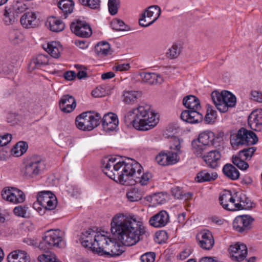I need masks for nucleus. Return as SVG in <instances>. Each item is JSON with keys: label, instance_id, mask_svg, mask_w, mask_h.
Segmentation results:
<instances>
[{"label": "nucleus", "instance_id": "f257e3e1", "mask_svg": "<svg viewBox=\"0 0 262 262\" xmlns=\"http://www.w3.org/2000/svg\"><path fill=\"white\" fill-rule=\"evenodd\" d=\"M142 219L136 215L128 212L116 214V238L121 243H116V257L121 255L126 246L135 245L140 240V236L149 235Z\"/></svg>", "mask_w": 262, "mask_h": 262}, {"label": "nucleus", "instance_id": "f03ea898", "mask_svg": "<svg viewBox=\"0 0 262 262\" xmlns=\"http://www.w3.org/2000/svg\"><path fill=\"white\" fill-rule=\"evenodd\" d=\"M110 233L100 231L96 232L89 229L81 233L80 241L81 245L85 248L99 254L113 256V247L115 246L114 241L110 237Z\"/></svg>", "mask_w": 262, "mask_h": 262}, {"label": "nucleus", "instance_id": "7ed1b4c3", "mask_svg": "<svg viewBox=\"0 0 262 262\" xmlns=\"http://www.w3.org/2000/svg\"><path fill=\"white\" fill-rule=\"evenodd\" d=\"M125 121L139 130L145 131L153 128L159 122L157 114L150 105H139L129 110L125 116Z\"/></svg>", "mask_w": 262, "mask_h": 262}, {"label": "nucleus", "instance_id": "20e7f679", "mask_svg": "<svg viewBox=\"0 0 262 262\" xmlns=\"http://www.w3.org/2000/svg\"><path fill=\"white\" fill-rule=\"evenodd\" d=\"M142 169L141 164L135 160L116 155V171L118 172L116 183L124 186L133 185L135 178H139Z\"/></svg>", "mask_w": 262, "mask_h": 262}, {"label": "nucleus", "instance_id": "39448f33", "mask_svg": "<svg viewBox=\"0 0 262 262\" xmlns=\"http://www.w3.org/2000/svg\"><path fill=\"white\" fill-rule=\"evenodd\" d=\"M183 105L189 110L182 112L181 119L189 123H197L202 121L203 115L199 111L201 108L199 99L193 95H189L184 98Z\"/></svg>", "mask_w": 262, "mask_h": 262}, {"label": "nucleus", "instance_id": "423d86ee", "mask_svg": "<svg viewBox=\"0 0 262 262\" xmlns=\"http://www.w3.org/2000/svg\"><path fill=\"white\" fill-rule=\"evenodd\" d=\"M21 172L26 179H33L40 175L46 169L45 161L40 157L33 156L23 162Z\"/></svg>", "mask_w": 262, "mask_h": 262}, {"label": "nucleus", "instance_id": "0eeeda50", "mask_svg": "<svg viewBox=\"0 0 262 262\" xmlns=\"http://www.w3.org/2000/svg\"><path fill=\"white\" fill-rule=\"evenodd\" d=\"M211 96L215 107L221 113H225L229 107L235 105L236 98L228 91H224L220 93L215 91L212 92Z\"/></svg>", "mask_w": 262, "mask_h": 262}, {"label": "nucleus", "instance_id": "6e6552de", "mask_svg": "<svg viewBox=\"0 0 262 262\" xmlns=\"http://www.w3.org/2000/svg\"><path fill=\"white\" fill-rule=\"evenodd\" d=\"M101 116L98 113L83 112L75 119L76 127L82 130H92L100 123Z\"/></svg>", "mask_w": 262, "mask_h": 262}, {"label": "nucleus", "instance_id": "1a4fd4ad", "mask_svg": "<svg viewBox=\"0 0 262 262\" xmlns=\"http://www.w3.org/2000/svg\"><path fill=\"white\" fill-rule=\"evenodd\" d=\"M63 232L59 229H51L45 232L39 248L44 251L52 247H60L63 243Z\"/></svg>", "mask_w": 262, "mask_h": 262}, {"label": "nucleus", "instance_id": "9d476101", "mask_svg": "<svg viewBox=\"0 0 262 262\" xmlns=\"http://www.w3.org/2000/svg\"><path fill=\"white\" fill-rule=\"evenodd\" d=\"M258 141L256 135L251 130L244 128L239 129L236 135L230 137V143L233 148L239 145H251Z\"/></svg>", "mask_w": 262, "mask_h": 262}, {"label": "nucleus", "instance_id": "9b49d317", "mask_svg": "<svg viewBox=\"0 0 262 262\" xmlns=\"http://www.w3.org/2000/svg\"><path fill=\"white\" fill-rule=\"evenodd\" d=\"M3 200L13 204L23 203L26 200L24 192L20 189L13 187H5L1 191Z\"/></svg>", "mask_w": 262, "mask_h": 262}, {"label": "nucleus", "instance_id": "f8f14e48", "mask_svg": "<svg viewBox=\"0 0 262 262\" xmlns=\"http://www.w3.org/2000/svg\"><path fill=\"white\" fill-rule=\"evenodd\" d=\"M161 13V9L158 6L153 5L148 7L141 14L139 19L140 25L144 27L151 25L158 19Z\"/></svg>", "mask_w": 262, "mask_h": 262}, {"label": "nucleus", "instance_id": "ddd939ff", "mask_svg": "<svg viewBox=\"0 0 262 262\" xmlns=\"http://www.w3.org/2000/svg\"><path fill=\"white\" fill-rule=\"evenodd\" d=\"M238 192L232 193L231 191L225 190L220 196V204L227 210H238Z\"/></svg>", "mask_w": 262, "mask_h": 262}, {"label": "nucleus", "instance_id": "4468645a", "mask_svg": "<svg viewBox=\"0 0 262 262\" xmlns=\"http://www.w3.org/2000/svg\"><path fill=\"white\" fill-rule=\"evenodd\" d=\"M37 201L46 210H53L57 205L56 196L49 191L39 192L37 195Z\"/></svg>", "mask_w": 262, "mask_h": 262}, {"label": "nucleus", "instance_id": "2eb2a0df", "mask_svg": "<svg viewBox=\"0 0 262 262\" xmlns=\"http://www.w3.org/2000/svg\"><path fill=\"white\" fill-rule=\"evenodd\" d=\"M253 220L249 215L237 216L233 221V228L239 233H246L251 228Z\"/></svg>", "mask_w": 262, "mask_h": 262}, {"label": "nucleus", "instance_id": "dca6fc26", "mask_svg": "<svg viewBox=\"0 0 262 262\" xmlns=\"http://www.w3.org/2000/svg\"><path fill=\"white\" fill-rule=\"evenodd\" d=\"M231 257L233 260L241 261L247 257L248 250L246 245L237 243L231 245L229 248Z\"/></svg>", "mask_w": 262, "mask_h": 262}, {"label": "nucleus", "instance_id": "f3484780", "mask_svg": "<svg viewBox=\"0 0 262 262\" xmlns=\"http://www.w3.org/2000/svg\"><path fill=\"white\" fill-rule=\"evenodd\" d=\"M71 29L77 36L82 37H89L92 33L90 26L84 21H77L72 23Z\"/></svg>", "mask_w": 262, "mask_h": 262}, {"label": "nucleus", "instance_id": "a211bd4d", "mask_svg": "<svg viewBox=\"0 0 262 262\" xmlns=\"http://www.w3.org/2000/svg\"><path fill=\"white\" fill-rule=\"evenodd\" d=\"M169 217L168 213L165 210H161L152 216L149 219V224L156 228H161L165 226L168 223Z\"/></svg>", "mask_w": 262, "mask_h": 262}, {"label": "nucleus", "instance_id": "6ab92c4d", "mask_svg": "<svg viewBox=\"0 0 262 262\" xmlns=\"http://www.w3.org/2000/svg\"><path fill=\"white\" fill-rule=\"evenodd\" d=\"M43 48L51 56L59 58L63 51L62 45L59 41H51L43 45Z\"/></svg>", "mask_w": 262, "mask_h": 262}, {"label": "nucleus", "instance_id": "aec40b11", "mask_svg": "<svg viewBox=\"0 0 262 262\" xmlns=\"http://www.w3.org/2000/svg\"><path fill=\"white\" fill-rule=\"evenodd\" d=\"M248 121V125L252 129L260 130L262 126V110L253 111L249 116Z\"/></svg>", "mask_w": 262, "mask_h": 262}, {"label": "nucleus", "instance_id": "412c9836", "mask_svg": "<svg viewBox=\"0 0 262 262\" xmlns=\"http://www.w3.org/2000/svg\"><path fill=\"white\" fill-rule=\"evenodd\" d=\"M102 169L109 178L115 180V158L112 156L104 157L102 161Z\"/></svg>", "mask_w": 262, "mask_h": 262}, {"label": "nucleus", "instance_id": "4be33fe9", "mask_svg": "<svg viewBox=\"0 0 262 262\" xmlns=\"http://www.w3.org/2000/svg\"><path fill=\"white\" fill-rule=\"evenodd\" d=\"M76 106L75 98L69 95H64L59 101V107L62 112L66 113L72 112Z\"/></svg>", "mask_w": 262, "mask_h": 262}, {"label": "nucleus", "instance_id": "5701e85b", "mask_svg": "<svg viewBox=\"0 0 262 262\" xmlns=\"http://www.w3.org/2000/svg\"><path fill=\"white\" fill-rule=\"evenodd\" d=\"M221 158V154L217 150H211L203 157L207 166L211 168L218 167Z\"/></svg>", "mask_w": 262, "mask_h": 262}, {"label": "nucleus", "instance_id": "b1692460", "mask_svg": "<svg viewBox=\"0 0 262 262\" xmlns=\"http://www.w3.org/2000/svg\"><path fill=\"white\" fill-rule=\"evenodd\" d=\"M199 245L203 249L209 250L214 245V241L211 233L209 231H203L198 235Z\"/></svg>", "mask_w": 262, "mask_h": 262}, {"label": "nucleus", "instance_id": "393cba45", "mask_svg": "<svg viewBox=\"0 0 262 262\" xmlns=\"http://www.w3.org/2000/svg\"><path fill=\"white\" fill-rule=\"evenodd\" d=\"M18 15L13 8L6 7L3 11V21L6 26L15 24L18 21Z\"/></svg>", "mask_w": 262, "mask_h": 262}, {"label": "nucleus", "instance_id": "a878e982", "mask_svg": "<svg viewBox=\"0 0 262 262\" xmlns=\"http://www.w3.org/2000/svg\"><path fill=\"white\" fill-rule=\"evenodd\" d=\"M37 16L35 12L29 11L24 13L20 19L21 25L26 28H33L37 25Z\"/></svg>", "mask_w": 262, "mask_h": 262}, {"label": "nucleus", "instance_id": "bb28decb", "mask_svg": "<svg viewBox=\"0 0 262 262\" xmlns=\"http://www.w3.org/2000/svg\"><path fill=\"white\" fill-rule=\"evenodd\" d=\"M8 262H30V257L24 251L15 250L7 256Z\"/></svg>", "mask_w": 262, "mask_h": 262}, {"label": "nucleus", "instance_id": "cd10ccee", "mask_svg": "<svg viewBox=\"0 0 262 262\" xmlns=\"http://www.w3.org/2000/svg\"><path fill=\"white\" fill-rule=\"evenodd\" d=\"M46 25L51 31L56 32L62 31L65 27L64 23L58 17L54 16L48 17Z\"/></svg>", "mask_w": 262, "mask_h": 262}, {"label": "nucleus", "instance_id": "c85d7f7f", "mask_svg": "<svg viewBox=\"0 0 262 262\" xmlns=\"http://www.w3.org/2000/svg\"><path fill=\"white\" fill-rule=\"evenodd\" d=\"M102 123L106 133L113 132L115 129V114L113 113L105 114L102 119Z\"/></svg>", "mask_w": 262, "mask_h": 262}, {"label": "nucleus", "instance_id": "c756f323", "mask_svg": "<svg viewBox=\"0 0 262 262\" xmlns=\"http://www.w3.org/2000/svg\"><path fill=\"white\" fill-rule=\"evenodd\" d=\"M214 139L215 135L214 133L211 131L206 130L200 133L196 140L208 147L210 145H213Z\"/></svg>", "mask_w": 262, "mask_h": 262}, {"label": "nucleus", "instance_id": "7c9ffc66", "mask_svg": "<svg viewBox=\"0 0 262 262\" xmlns=\"http://www.w3.org/2000/svg\"><path fill=\"white\" fill-rule=\"evenodd\" d=\"M142 92L139 91H126L123 93V101L127 104H134L142 96Z\"/></svg>", "mask_w": 262, "mask_h": 262}, {"label": "nucleus", "instance_id": "2f4dec72", "mask_svg": "<svg viewBox=\"0 0 262 262\" xmlns=\"http://www.w3.org/2000/svg\"><path fill=\"white\" fill-rule=\"evenodd\" d=\"M49 62V57L47 55L39 54L34 58L30 63L32 69H38L48 65Z\"/></svg>", "mask_w": 262, "mask_h": 262}, {"label": "nucleus", "instance_id": "473e14b6", "mask_svg": "<svg viewBox=\"0 0 262 262\" xmlns=\"http://www.w3.org/2000/svg\"><path fill=\"white\" fill-rule=\"evenodd\" d=\"M95 52L100 57H104L111 52L110 45L106 41L99 42L95 47Z\"/></svg>", "mask_w": 262, "mask_h": 262}, {"label": "nucleus", "instance_id": "72a5a7b5", "mask_svg": "<svg viewBox=\"0 0 262 262\" xmlns=\"http://www.w3.org/2000/svg\"><path fill=\"white\" fill-rule=\"evenodd\" d=\"M217 177L216 172H209L207 170L200 171L195 177V180L198 182L202 183L209 182L215 180Z\"/></svg>", "mask_w": 262, "mask_h": 262}, {"label": "nucleus", "instance_id": "f704fd0d", "mask_svg": "<svg viewBox=\"0 0 262 262\" xmlns=\"http://www.w3.org/2000/svg\"><path fill=\"white\" fill-rule=\"evenodd\" d=\"M58 6L66 18L68 14L72 13L74 8V3L72 0H61L58 3Z\"/></svg>", "mask_w": 262, "mask_h": 262}, {"label": "nucleus", "instance_id": "c9c22d12", "mask_svg": "<svg viewBox=\"0 0 262 262\" xmlns=\"http://www.w3.org/2000/svg\"><path fill=\"white\" fill-rule=\"evenodd\" d=\"M223 172L226 177L232 180L238 179L240 176L238 170L231 164L224 165Z\"/></svg>", "mask_w": 262, "mask_h": 262}, {"label": "nucleus", "instance_id": "e433bc0d", "mask_svg": "<svg viewBox=\"0 0 262 262\" xmlns=\"http://www.w3.org/2000/svg\"><path fill=\"white\" fill-rule=\"evenodd\" d=\"M126 198L131 202H137L141 200L143 194L140 189L137 187L130 189L126 193Z\"/></svg>", "mask_w": 262, "mask_h": 262}, {"label": "nucleus", "instance_id": "4c0bfd02", "mask_svg": "<svg viewBox=\"0 0 262 262\" xmlns=\"http://www.w3.org/2000/svg\"><path fill=\"white\" fill-rule=\"evenodd\" d=\"M238 210L248 209L252 207V202L246 195L242 193L238 192Z\"/></svg>", "mask_w": 262, "mask_h": 262}, {"label": "nucleus", "instance_id": "58836bf2", "mask_svg": "<svg viewBox=\"0 0 262 262\" xmlns=\"http://www.w3.org/2000/svg\"><path fill=\"white\" fill-rule=\"evenodd\" d=\"M28 145L25 142H18L12 149L11 154L15 157H18L23 155L27 150Z\"/></svg>", "mask_w": 262, "mask_h": 262}, {"label": "nucleus", "instance_id": "ea45409f", "mask_svg": "<svg viewBox=\"0 0 262 262\" xmlns=\"http://www.w3.org/2000/svg\"><path fill=\"white\" fill-rule=\"evenodd\" d=\"M191 145L192 151L197 157H202L207 147L196 140L192 141Z\"/></svg>", "mask_w": 262, "mask_h": 262}, {"label": "nucleus", "instance_id": "a19ab883", "mask_svg": "<svg viewBox=\"0 0 262 262\" xmlns=\"http://www.w3.org/2000/svg\"><path fill=\"white\" fill-rule=\"evenodd\" d=\"M172 195L178 199H190L192 196V193L190 192L183 193V190L180 187H174L171 188Z\"/></svg>", "mask_w": 262, "mask_h": 262}, {"label": "nucleus", "instance_id": "79ce46f5", "mask_svg": "<svg viewBox=\"0 0 262 262\" xmlns=\"http://www.w3.org/2000/svg\"><path fill=\"white\" fill-rule=\"evenodd\" d=\"M130 30L129 26L126 25L124 21L120 19H116V37H119L123 36V33L119 34L120 32H124Z\"/></svg>", "mask_w": 262, "mask_h": 262}, {"label": "nucleus", "instance_id": "37998d69", "mask_svg": "<svg viewBox=\"0 0 262 262\" xmlns=\"http://www.w3.org/2000/svg\"><path fill=\"white\" fill-rule=\"evenodd\" d=\"M245 159L241 158L238 155L232 156V161L241 170H245L249 167V164L245 162Z\"/></svg>", "mask_w": 262, "mask_h": 262}, {"label": "nucleus", "instance_id": "c03bdc74", "mask_svg": "<svg viewBox=\"0 0 262 262\" xmlns=\"http://www.w3.org/2000/svg\"><path fill=\"white\" fill-rule=\"evenodd\" d=\"M217 118L216 111L213 110L210 105L208 106L206 114L205 116L204 120L207 123H214Z\"/></svg>", "mask_w": 262, "mask_h": 262}, {"label": "nucleus", "instance_id": "a18cd8bd", "mask_svg": "<svg viewBox=\"0 0 262 262\" xmlns=\"http://www.w3.org/2000/svg\"><path fill=\"white\" fill-rule=\"evenodd\" d=\"M255 151V147H248L244 148V149L239 151L237 155L239 156L241 158L247 160L251 159Z\"/></svg>", "mask_w": 262, "mask_h": 262}, {"label": "nucleus", "instance_id": "49530a36", "mask_svg": "<svg viewBox=\"0 0 262 262\" xmlns=\"http://www.w3.org/2000/svg\"><path fill=\"white\" fill-rule=\"evenodd\" d=\"M10 39L14 43H18L23 39V35L18 30H13L10 32Z\"/></svg>", "mask_w": 262, "mask_h": 262}, {"label": "nucleus", "instance_id": "de8ad7c7", "mask_svg": "<svg viewBox=\"0 0 262 262\" xmlns=\"http://www.w3.org/2000/svg\"><path fill=\"white\" fill-rule=\"evenodd\" d=\"M141 174H139V178H135V183L138 182L142 185H147L151 178L152 175L150 172L144 173L140 176Z\"/></svg>", "mask_w": 262, "mask_h": 262}, {"label": "nucleus", "instance_id": "09e8293b", "mask_svg": "<svg viewBox=\"0 0 262 262\" xmlns=\"http://www.w3.org/2000/svg\"><path fill=\"white\" fill-rule=\"evenodd\" d=\"M180 48H179L176 45H173L168 49V51L166 54L168 57L172 59L178 57V56L180 54Z\"/></svg>", "mask_w": 262, "mask_h": 262}, {"label": "nucleus", "instance_id": "8fccbe9b", "mask_svg": "<svg viewBox=\"0 0 262 262\" xmlns=\"http://www.w3.org/2000/svg\"><path fill=\"white\" fill-rule=\"evenodd\" d=\"M156 161L158 164L162 166H167V152L165 151L160 152L155 158Z\"/></svg>", "mask_w": 262, "mask_h": 262}, {"label": "nucleus", "instance_id": "3c124183", "mask_svg": "<svg viewBox=\"0 0 262 262\" xmlns=\"http://www.w3.org/2000/svg\"><path fill=\"white\" fill-rule=\"evenodd\" d=\"M168 239L167 233L165 231H160L155 234V241L159 244L165 243Z\"/></svg>", "mask_w": 262, "mask_h": 262}, {"label": "nucleus", "instance_id": "603ef678", "mask_svg": "<svg viewBox=\"0 0 262 262\" xmlns=\"http://www.w3.org/2000/svg\"><path fill=\"white\" fill-rule=\"evenodd\" d=\"M179 153L173 151L167 152V165H173L177 163L179 160Z\"/></svg>", "mask_w": 262, "mask_h": 262}, {"label": "nucleus", "instance_id": "864d4df0", "mask_svg": "<svg viewBox=\"0 0 262 262\" xmlns=\"http://www.w3.org/2000/svg\"><path fill=\"white\" fill-rule=\"evenodd\" d=\"M38 259L40 262H61L54 254L40 255L38 257Z\"/></svg>", "mask_w": 262, "mask_h": 262}, {"label": "nucleus", "instance_id": "5fc2aeb1", "mask_svg": "<svg viewBox=\"0 0 262 262\" xmlns=\"http://www.w3.org/2000/svg\"><path fill=\"white\" fill-rule=\"evenodd\" d=\"M81 4L92 9H97L100 6L99 0H81Z\"/></svg>", "mask_w": 262, "mask_h": 262}, {"label": "nucleus", "instance_id": "6e6d98bb", "mask_svg": "<svg viewBox=\"0 0 262 262\" xmlns=\"http://www.w3.org/2000/svg\"><path fill=\"white\" fill-rule=\"evenodd\" d=\"M156 254L154 252H147L140 257L142 262H154L155 260Z\"/></svg>", "mask_w": 262, "mask_h": 262}, {"label": "nucleus", "instance_id": "4d7b16f0", "mask_svg": "<svg viewBox=\"0 0 262 262\" xmlns=\"http://www.w3.org/2000/svg\"><path fill=\"white\" fill-rule=\"evenodd\" d=\"M143 81L149 84H154V73H143L141 74Z\"/></svg>", "mask_w": 262, "mask_h": 262}, {"label": "nucleus", "instance_id": "13d9d810", "mask_svg": "<svg viewBox=\"0 0 262 262\" xmlns=\"http://www.w3.org/2000/svg\"><path fill=\"white\" fill-rule=\"evenodd\" d=\"M92 95L95 97H101L106 96L103 85L95 88L92 92Z\"/></svg>", "mask_w": 262, "mask_h": 262}, {"label": "nucleus", "instance_id": "bf43d9fd", "mask_svg": "<svg viewBox=\"0 0 262 262\" xmlns=\"http://www.w3.org/2000/svg\"><path fill=\"white\" fill-rule=\"evenodd\" d=\"M191 253V248L190 247H187L177 255V258L182 260H184L187 258Z\"/></svg>", "mask_w": 262, "mask_h": 262}, {"label": "nucleus", "instance_id": "052dcab7", "mask_svg": "<svg viewBox=\"0 0 262 262\" xmlns=\"http://www.w3.org/2000/svg\"><path fill=\"white\" fill-rule=\"evenodd\" d=\"M181 147V143L180 140L177 138H173L170 145V149L175 150L177 151L176 152L180 154Z\"/></svg>", "mask_w": 262, "mask_h": 262}, {"label": "nucleus", "instance_id": "680f3d73", "mask_svg": "<svg viewBox=\"0 0 262 262\" xmlns=\"http://www.w3.org/2000/svg\"><path fill=\"white\" fill-rule=\"evenodd\" d=\"M26 208L25 206H17L13 209V212L18 216L25 217L26 214Z\"/></svg>", "mask_w": 262, "mask_h": 262}, {"label": "nucleus", "instance_id": "e2e57ef3", "mask_svg": "<svg viewBox=\"0 0 262 262\" xmlns=\"http://www.w3.org/2000/svg\"><path fill=\"white\" fill-rule=\"evenodd\" d=\"M130 67L128 63H119L116 62V71L124 72L128 71Z\"/></svg>", "mask_w": 262, "mask_h": 262}, {"label": "nucleus", "instance_id": "0e129e2a", "mask_svg": "<svg viewBox=\"0 0 262 262\" xmlns=\"http://www.w3.org/2000/svg\"><path fill=\"white\" fill-rule=\"evenodd\" d=\"M251 96L253 100L262 103V93L253 91L251 93Z\"/></svg>", "mask_w": 262, "mask_h": 262}, {"label": "nucleus", "instance_id": "69168bd1", "mask_svg": "<svg viewBox=\"0 0 262 262\" xmlns=\"http://www.w3.org/2000/svg\"><path fill=\"white\" fill-rule=\"evenodd\" d=\"M209 220L213 223L217 225H223L225 220L223 218L216 215H213L209 218Z\"/></svg>", "mask_w": 262, "mask_h": 262}, {"label": "nucleus", "instance_id": "338daca9", "mask_svg": "<svg viewBox=\"0 0 262 262\" xmlns=\"http://www.w3.org/2000/svg\"><path fill=\"white\" fill-rule=\"evenodd\" d=\"M33 207L39 214L43 215L45 214L46 209L41 206V204L37 200L33 203Z\"/></svg>", "mask_w": 262, "mask_h": 262}, {"label": "nucleus", "instance_id": "774afa93", "mask_svg": "<svg viewBox=\"0 0 262 262\" xmlns=\"http://www.w3.org/2000/svg\"><path fill=\"white\" fill-rule=\"evenodd\" d=\"M1 144L2 146L6 145L8 144L12 139V136L11 134H6L4 136H1Z\"/></svg>", "mask_w": 262, "mask_h": 262}]
</instances>
